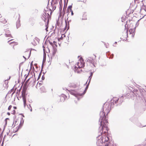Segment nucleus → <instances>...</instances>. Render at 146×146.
<instances>
[{
  "label": "nucleus",
  "mask_w": 146,
  "mask_h": 146,
  "mask_svg": "<svg viewBox=\"0 0 146 146\" xmlns=\"http://www.w3.org/2000/svg\"><path fill=\"white\" fill-rule=\"evenodd\" d=\"M0 22L3 23H7V20L3 17L0 19Z\"/></svg>",
  "instance_id": "12"
},
{
  "label": "nucleus",
  "mask_w": 146,
  "mask_h": 146,
  "mask_svg": "<svg viewBox=\"0 0 146 146\" xmlns=\"http://www.w3.org/2000/svg\"><path fill=\"white\" fill-rule=\"evenodd\" d=\"M107 115H106V116H107ZM105 116L106 117V116Z\"/></svg>",
  "instance_id": "38"
},
{
  "label": "nucleus",
  "mask_w": 146,
  "mask_h": 146,
  "mask_svg": "<svg viewBox=\"0 0 146 146\" xmlns=\"http://www.w3.org/2000/svg\"><path fill=\"white\" fill-rule=\"evenodd\" d=\"M117 44V42H115L113 44V45L114 46H115L114 45V44Z\"/></svg>",
  "instance_id": "28"
},
{
  "label": "nucleus",
  "mask_w": 146,
  "mask_h": 146,
  "mask_svg": "<svg viewBox=\"0 0 146 146\" xmlns=\"http://www.w3.org/2000/svg\"><path fill=\"white\" fill-rule=\"evenodd\" d=\"M21 25L20 21H18L16 23V26L17 27H19Z\"/></svg>",
  "instance_id": "18"
},
{
  "label": "nucleus",
  "mask_w": 146,
  "mask_h": 146,
  "mask_svg": "<svg viewBox=\"0 0 146 146\" xmlns=\"http://www.w3.org/2000/svg\"><path fill=\"white\" fill-rule=\"evenodd\" d=\"M88 85H87V86L86 87V90H86V89H87V88H88Z\"/></svg>",
  "instance_id": "31"
},
{
  "label": "nucleus",
  "mask_w": 146,
  "mask_h": 146,
  "mask_svg": "<svg viewBox=\"0 0 146 146\" xmlns=\"http://www.w3.org/2000/svg\"><path fill=\"white\" fill-rule=\"evenodd\" d=\"M66 6H65V5H64V6L63 8V13H64V14H65V10L66 9Z\"/></svg>",
  "instance_id": "19"
},
{
  "label": "nucleus",
  "mask_w": 146,
  "mask_h": 146,
  "mask_svg": "<svg viewBox=\"0 0 146 146\" xmlns=\"http://www.w3.org/2000/svg\"><path fill=\"white\" fill-rule=\"evenodd\" d=\"M23 103H24V106L25 107L26 105V98H23Z\"/></svg>",
  "instance_id": "17"
},
{
  "label": "nucleus",
  "mask_w": 146,
  "mask_h": 146,
  "mask_svg": "<svg viewBox=\"0 0 146 146\" xmlns=\"http://www.w3.org/2000/svg\"><path fill=\"white\" fill-rule=\"evenodd\" d=\"M13 108L14 109V110L16 109H17V107L16 106H14Z\"/></svg>",
  "instance_id": "30"
},
{
  "label": "nucleus",
  "mask_w": 146,
  "mask_h": 146,
  "mask_svg": "<svg viewBox=\"0 0 146 146\" xmlns=\"http://www.w3.org/2000/svg\"><path fill=\"white\" fill-rule=\"evenodd\" d=\"M104 146H112L111 143H108V144L105 145Z\"/></svg>",
  "instance_id": "21"
},
{
  "label": "nucleus",
  "mask_w": 146,
  "mask_h": 146,
  "mask_svg": "<svg viewBox=\"0 0 146 146\" xmlns=\"http://www.w3.org/2000/svg\"><path fill=\"white\" fill-rule=\"evenodd\" d=\"M24 54L23 57L25 59L29 58L30 57L29 52L28 51L25 52Z\"/></svg>",
  "instance_id": "8"
},
{
  "label": "nucleus",
  "mask_w": 146,
  "mask_h": 146,
  "mask_svg": "<svg viewBox=\"0 0 146 146\" xmlns=\"http://www.w3.org/2000/svg\"><path fill=\"white\" fill-rule=\"evenodd\" d=\"M129 32L132 36L133 37L135 35V29H130L129 30Z\"/></svg>",
  "instance_id": "9"
},
{
  "label": "nucleus",
  "mask_w": 146,
  "mask_h": 146,
  "mask_svg": "<svg viewBox=\"0 0 146 146\" xmlns=\"http://www.w3.org/2000/svg\"><path fill=\"white\" fill-rule=\"evenodd\" d=\"M127 31H126V36H125V37H127V35H128V34H127Z\"/></svg>",
  "instance_id": "25"
},
{
  "label": "nucleus",
  "mask_w": 146,
  "mask_h": 146,
  "mask_svg": "<svg viewBox=\"0 0 146 146\" xmlns=\"http://www.w3.org/2000/svg\"><path fill=\"white\" fill-rule=\"evenodd\" d=\"M108 143H111L109 140V138L108 137L105 135H103L101 138V140H98L97 143L99 144V146H104L105 145L108 144Z\"/></svg>",
  "instance_id": "2"
},
{
  "label": "nucleus",
  "mask_w": 146,
  "mask_h": 146,
  "mask_svg": "<svg viewBox=\"0 0 146 146\" xmlns=\"http://www.w3.org/2000/svg\"><path fill=\"white\" fill-rule=\"evenodd\" d=\"M12 107V106L11 105H10L9 106L8 108V110H11V108Z\"/></svg>",
  "instance_id": "24"
},
{
  "label": "nucleus",
  "mask_w": 146,
  "mask_h": 146,
  "mask_svg": "<svg viewBox=\"0 0 146 146\" xmlns=\"http://www.w3.org/2000/svg\"><path fill=\"white\" fill-rule=\"evenodd\" d=\"M53 54L54 55V54H55V52H53Z\"/></svg>",
  "instance_id": "35"
},
{
  "label": "nucleus",
  "mask_w": 146,
  "mask_h": 146,
  "mask_svg": "<svg viewBox=\"0 0 146 146\" xmlns=\"http://www.w3.org/2000/svg\"><path fill=\"white\" fill-rule=\"evenodd\" d=\"M53 43H54V44H55V45H56V44H55V43H56V42H55V41H54V42H53Z\"/></svg>",
  "instance_id": "33"
},
{
  "label": "nucleus",
  "mask_w": 146,
  "mask_h": 146,
  "mask_svg": "<svg viewBox=\"0 0 146 146\" xmlns=\"http://www.w3.org/2000/svg\"><path fill=\"white\" fill-rule=\"evenodd\" d=\"M7 114L9 115H10V113H9V112H8V113H7Z\"/></svg>",
  "instance_id": "32"
},
{
  "label": "nucleus",
  "mask_w": 146,
  "mask_h": 146,
  "mask_svg": "<svg viewBox=\"0 0 146 146\" xmlns=\"http://www.w3.org/2000/svg\"><path fill=\"white\" fill-rule=\"evenodd\" d=\"M16 113V111L15 110H13V111H12L11 113L15 115V114Z\"/></svg>",
  "instance_id": "22"
},
{
  "label": "nucleus",
  "mask_w": 146,
  "mask_h": 146,
  "mask_svg": "<svg viewBox=\"0 0 146 146\" xmlns=\"http://www.w3.org/2000/svg\"><path fill=\"white\" fill-rule=\"evenodd\" d=\"M84 66V63L83 60H79L76 64L75 69L76 68H80L83 67Z\"/></svg>",
  "instance_id": "4"
},
{
  "label": "nucleus",
  "mask_w": 146,
  "mask_h": 146,
  "mask_svg": "<svg viewBox=\"0 0 146 146\" xmlns=\"http://www.w3.org/2000/svg\"><path fill=\"white\" fill-rule=\"evenodd\" d=\"M60 9L61 8V5H60Z\"/></svg>",
  "instance_id": "37"
},
{
  "label": "nucleus",
  "mask_w": 146,
  "mask_h": 146,
  "mask_svg": "<svg viewBox=\"0 0 146 146\" xmlns=\"http://www.w3.org/2000/svg\"><path fill=\"white\" fill-rule=\"evenodd\" d=\"M10 44L11 45V46H13V48L15 49V47H17L18 46V43L16 42H13L10 43Z\"/></svg>",
  "instance_id": "7"
},
{
  "label": "nucleus",
  "mask_w": 146,
  "mask_h": 146,
  "mask_svg": "<svg viewBox=\"0 0 146 146\" xmlns=\"http://www.w3.org/2000/svg\"><path fill=\"white\" fill-rule=\"evenodd\" d=\"M100 117L99 119V122L100 123V126L99 129L102 131L101 132L102 135L103 133H107L108 130V122L107 119H106L105 113L103 111H101L100 113Z\"/></svg>",
  "instance_id": "1"
},
{
  "label": "nucleus",
  "mask_w": 146,
  "mask_h": 146,
  "mask_svg": "<svg viewBox=\"0 0 146 146\" xmlns=\"http://www.w3.org/2000/svg\"><path fill=\"white\" fill-rule=\"evenodd\" d=\"M70 12H71L72 15H73L74 14H73V12L72 11H72H70Z\"/></svg>",
  "instance_id": "29"
},
{
  "label": "nucleus",
  "mask_w": 146,
  "mask_h": 146,
  "mask_svg": "<svg viewBox=\"0 0 146 146\" xmlns=\"http://www.w3.org/2000/svg\"><path fill=\"white\" fill-rule=\"evenodd\" d=\"M82 19L83 20H86L87 19V14L86 13H84L82 17Z\"/></svg>",
  "instance_id": "11"
},
{
  "label": "nucleus",
  "mask_w": 146,
  "mask_h": 146,
  "mask_svg": "<svg viewBox=\"0 0 146 146\" xmlns=\"http://www.w3.org/2000/svg\"><path fill=\"white\" fill-rule=\"evenodd\" d=\"M1 129H0V133H1Z\"/></svg>",
  "instance_id": "40"
},
{
  "label": "nucleus",
  "mask_w": 146,
  "mask_h": 146,
  "mask_svg": "<svg viewBox=\"0 0 146 146\" xmlns=\"http://www.w3.org/2000/svg\"><path fill=\"white\" fill-rule=\"evenodd\" d=\"M107 111L108 112H109L110 107L109 105V104H108V103H106V109L107 108Z\"/></svg>",
  "instance_id": "15"
},
{
  "label": "nucleus",
  "mask_w": 146,
  "mask_h": 146,
  "mask_svg": "<svg viewBox=\"0 0 146 146\" xmlns=\"http://www.w3.org/2000/svg\"><path fill=\"white\" fill-rule=\"evenodd\" d=\"M93 74V73L91 72V75L89 77V78H90V80L91 79V78H92V75Z\"/></svg>",
  "instance_id": "23"
},
{
  "label": "nucleus",
  "mask_w": 146,
  "mask_h": 146,
  "mask_svg": "<svg viewBox=\"0 0 146 146\" xmlns=\"http://www.w3.org/2000/svg\"><path fill=\"white\" fill-rule=\"evenodd\" d=\"M20 119L21 120H21L22 119H23V118L22 117H21L20 118Z\"/></svg>",
  "instance_id": "34"
},
{
  "label": "nucleus",
  "mask_w": 146,
  "mask_h": 146,
  "mask_svg": "<svg viewBox=\"0 0 146 146\" xmlns=\"http://www.w3.org/2000/svg\"><path fill=\"white\" fill-rule=\"evenodd\" d=\"M107 115H106V116H107ZM105 116L106 117V116Z\"/></svg>",
  "instance_id": "39"
},
{
  "label": "nucleus",
  "mask_w": 146,
  "mask_h": 146,
  "mask_svg": "<svg viewBox=\"0 0 146 146\" xmlns=\"http://www.w3.org/2000/svg\"><path fill=\"white\" fill-rule=\"evenodd\" d=\"M79 85V83L78 84L77 82H74L70 83L69 84V86L70 87L75 88L78 87Z\"/></svg>",
  "instance_id": "6"
},
{
  "label": "nucleus",
  "mask_w": 146,
  "mask_h": 146,
  "mask_svg": "<svg viewBox=\"0 0 146 146\" xmlns=\"http://www.w3.org/2000/svg\"><path fill=\"white\" fill-rule=\"evenodd\" d=\"M119 98L116 97H114L111 100V107L113 106V105L117 103Z\"/></svg>",
  "instance_id": "5"
},
{
  "label": "nucleus",
  "mask_w": 146,
  "mask_h": 146,
  "mask_svg": "<svg viewBox=\"0 0 146 146\" xmlns=\"http://www.w3.org/2000/svg\"><path fill=\"white\" fill-rule=\"evenodd\" d=\"M66 38V36L64 34H63L62 35L61 37L58 38V40H62L64 41H65V38Z\"/></svg>",
  "instance_id": "10"
},
{
  "label": "nucleus",
  "mask_w": 146,
  "mask_h": 146,
  "mask_svg": "<svg viewBox=\"0 0 146 146\" xmlns=\"http://www.w3.org/2000/svg\"><path fill=\"white\" fill-rule=\"evenodd\" d=\"M29 79H28V80H27L25 82V84H27V82H28V81H29Z\"/></svg>",
  "instance_id": "27"
},
{
  "label": "nucleus",
  "mask_w": 146,
  "mask_h": 146,
  "mask_svg": "<svg viewBox=\"0 0 146 146\" xmlns=\"http://www.w3.org/2000/svg\"><path fill=\"white\" fill-rule=\"evenodd\" d=\"M10 40V41H11V40Z\"/></svg>",
  "instance_id": "41"
},
{
  "label": "nucleus",
  "mask_w": 146,
  "mask_h": 146,
  "mask_svg": "<svg viewBox=\"0 0 146 146\" xmlns=\"http://www.w3.org/2000/svg\"><path fill=\"white\" fill-rule=\"evenodd\" d=\"M96 56L94 54H92L88 58L87 61L91 63L94 66H95L94 63L96 62Z\"/></svg>",
  "instance_id": "3"
},
{
  "label": "nucleus",
  "mask_w": 146,
  "mask_h": 146,
  "mask_svg": "<svg viewBox=\"0 0 146 146\" xmlns=\"http://www.w3.org/2000/svg\"><path fill=\"white\" fill-rule=\"evenodd\" d=\"M72 5H70L68 7V9H67V11H68V12H69V11H72Z\"/></svg>",
  "instance_id": "16"
},
{
  "label": "nucleus",
  "mask_w": 146,
  "mask_h": 146,
  "mask_svg": "<svg viewBox=\"0 0 146 146\" xmlns=\"http://www.w3.org/2000/svg\"><path fill=\"white\" fill-rule=\"evenodd\" d=\"M9 31H8V32H7L8 33H6L5 34V36L7 37H12V36H11V34L8 33H10V32H9Z\"/></svg>",
  "instance_id": "14"
},
{
  "label": "nucleus",
  "mask_w": 146,
  "mask_h": 146,
  "mask_svg": "<svg viewBox=\"0 0 146 146\" xmlns=\"http://www.w3.org/2000/svg\"><path fill=\"white\" fill-rule=\"evenodd\" d=\"M48 28V27H47L46 28V30L47 31V29Z\"/></svg>",
  "instance_id": "36"
},
{
  "label": "nucleus",
  "mask_w": 146,
  "mask_h": 146,
  "mask_svg": "<svg viewBox=\"0 0 146 146\" xmlns=\"http://www.w3.org/2000/svg\"><path fill=\"white\" fill-rule=\"evenodd\" d=\"M5 89V87L4 86H3L2 88L0 89V90H4Z\"/></svg>",
  "instance_id": "26"
},
{
  "label": "nucleus",
  "mask_w": 146,
  "mask_h": 146,
  "mask_svg": "<svg viewBox=\"0 0 146 146\" xmlns=\"http://www.w3.org/2000/svg\"><path fill=\"white\" fill-rule=\"evenodd\" d=\"M25 94L26 92L25 90H23L22 91V97L23 98H25Z\"/></svg>",
  "instance_id": "13"
},
{
  "label": "nucleus",
  "mask_w": 146,
  "mask_h": 146,
  "mask_svg": "<svg viewBox=\"0 0 146 146\" xmlns=\"http://www.w3.org/2000/svg\"><path fill=\"white\" fill-rule=\"evenodd\" d=\"M64 98L63 96L60 97V101L61 102L64 101Z\"/></svg>",
  "instance_id": "20"
}]
</instances>
